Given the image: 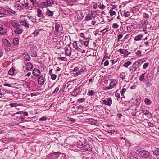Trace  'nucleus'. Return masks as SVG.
Here are the masks:
<instances>
[{"label": "nucleus", "instance_id": "nucleus-1", "mask_svg": "<svg viewBox=\"0 0 159 159\" xmlns=\"http://www.w3.org/2000/svg\"><path fill=\"white\" fill-rule=\"evenodd\" d=\"M12 27L16 29L14 30V32L16 34H20L23 31L22 26L17 23H14L12 25Z\"/></svg>", "mask_w": 159, "mask_h": 159}, {"label": "nucleus", "instance_id": "nucleus-2", "mask_svg": "<svg viewBox=\"0 0 159 159\" xmlns=\"http://www.w3.org/2000/svg\"><path fill=\"white\" fill-rule=\"evenodd\" d=\"M138 155L141 157L147 158L149 156V152L145 150H141L138 152Z\"/></svg>", "mask_w": 159, "mask_h": 159}, {"label": "nucleus", "instance_id": "nucleus-3", "mask_svg": "<svg viewBox=\"0 0 159 159\" xmlns=\"http://www.w3.org/2000/svg\"><path fill=\"white\" fill-rule=\"evenodd\" d=\"M2 43L4 46L7 48V50H11L10 49L11 43L9 41L6 39H3L2 40Z\"/></svg>", "mask_w": 159, "mask_h": 159}, {"label": "nucleus", "instance_id": "nucleus-4", "mask_svg": "<svg viewBox=\"0 0 159 159\" xmlns=\"http://www.w3.org/2000/svg\"><path fill=\"white\" fill-rule=\"evenodd\" d=\"M61 28L62 27L60 24L57 23L55 24V32L56 33V36H55V37H59V35L56 34H59V35H61V34L62 33L61 32L60 30H61Z\"/></svg>", "mask_w": 159, "mask_h": 159}, {"label": "nucleus", "instance_id": "nucleus-5", "mask_svg": "<svg viewBox=\"0 0 159 159\" xmlns=\"http://www.w3.org/2000/svg\"><path fill=\"white\" fill-rule=\"evenodd\" d=\"M102 104L110 106L112 103V100L111 98H104L102 100Z\"/></svg>", "mask_w": 159, "mask_h": 159}, {"label": "nucleus", "instance_id": "nucleus-6", "mask_svg": "<svg viewBox=\"0 0 159 159\" xmlns=\"http://www.w3.org/2000/svg\"><path fill=\"white\" fill-rule=\"evenodd\" d=\"M137 63L136 62L133 63L132 67L130 68V71H131L132 72H135L136 70H139V66L138 65Z\"/></svg>", "mask_w": 159, "mask_h": 159}, {"label": "nucleus", "instance_id": "nucleus-7", "mask_svg": "<svg viewBox=\"0 0 159 159\" xmlns=\"http://www.w3.org/2000/svg\"><path fill=\"white\" fill-rule=\"evenodd\" d=\"M106 131L107 132L111 134L115 133V131L113 129V126L109 125H107Z\"/></svg>", "mask_w": 159, "mask_h": 159}, {"label": "nucleus", "instance_id": "nucleus-8", "mask_svg": "<svg viewBox=\"0 0 159 159\" xmlns=\"http://www.w3.org/2000/svg\"><path fill=\"white\" fill-rule=\"evenodd\" d=\"M66 54L68 56H70L71 54V49L69 45H67L65 48Z\"/></svg>", "mask_w": 159, "mask_h": 159}, {"label": "nucleus", "instance_id": "nucleus-9", "mask_svg": "<svg viewBox=\"0 0 159 159\" xmlns=\"http://www.w3.org/2000/svg\"><path fill=\"white\" fill-rule=\"evenodd\" d=\"M86 143L85 142V140L84 139H81L77 142V146L78 148H81L83 147V145L85 144Z\"/></svg>", "mask_w": 159, "mask_h": 159}, {"label": "nucleus", "instance_id": "nucleus-10", "mask_svg": "<svg viewBox=\"0 0 159 159\" xmlns=\"http://www.w3.org/2000/svg\"><path fill=\"white\" fill-rule=\"evenodd\" d=\"M45 80V78L43 76H40L38 78V84L40 85H43L44 83Z\"/></svg>", "mask_w": 159, "mask_h": 159}, {"label": "nucleus", "instance_id": "nucleus-11", "mask_svg": "<svg viewBox=\"0 0 159 159\" xmlns=\"http://www.w3.org/2000/svg\"><path fill=\"white\" fill-rule=\"evenodd\" d=\"M32 73L35 76L38 77L40 75L41 72L39 69H34L33 70Z\"/></svg>", "mask_w": 159, "mask_h": 159}, {"label": "nucleus", "instance_id": "nucleus-12", "mask_svg": "<svg viewBox=\"0 0 159 159\" xmlns=\"http://www.w3.org/2000/svg\"><path fill=\"white\" fill-rule=\"evenodd\" d=\"M82 148L84 150L89 151H91L92 150L91 146L89 144L86 143L83 145Z\"/></svg>", "mask_w": 159, "mask_h": 159}, {"label": "nucleus", "instance_id": "nucleus-13", "mask_svg": "<svg viewBox=\"0 0 159 159\" xmlns=\"http://www.w3.org/2000/svg\"><path fill=\"white\" fill-rule=\"evenodd\" d=\"M63 1L66 4L71 6L73 5L76 2V0H63Z\"/></svg>", "mask_w": 159, "mask_h": 159}, {"label": "nucleus", "instance_id": "nucleus-14", "mask_svg": "<svg viewBox=\"0 0 159 159\" xmlns=\"http://www.w3.org/2000/svg\"><path fill=\"white\" fill-rule=\"evenodd\" d=\"M111 82L109 84V86L112 88L114 86H115L117 83V81L116 79H111L110 80Z\"/></svg>", "mask_w": 159, "mask_h": 159}, {"label": "nucleus", "instance_id": "nucleus-15", "mask_svg": "<svg viewBox=\"0 0 159 159\" xmlns=\"http://www.w3.org/2000/svg\"><path fill=\"white\" fill-rule=\"evenodd\" d=\"M22 5L25 9H28L29 10L32 9L33 7L31 6L28 3H25V4H23Z\"/></svg>", "mask_w": 159, "mask_h": 159}, {"label": "nucleus", "instance_id": "nucleus-16", "mask_svg": "<svg viewBox=\"0 0 159 159\" xmlns=\"http://www.w3.org/2000/svg\"><path fill=\"white\" fill-rule=\"evenodd\" d=\"M13 44L15 46H17L19 44V40L18 38H14L13 39Z\"/></svg>", "mask_w": 159, "mask_h": 159}, {"label": "nucleus", "instance_id": "nucleus-17", "mask_svg": "<svg viewBox=\"0 0 159 159\" xmlns=\"http://www.w3.org/2000/svg\"><path fill=\"white\" fill-rule=\"evenodd\" d=\"M33 66L30 62H28L26 64V70H31L33 68Z\"/></svg>", "mask_w": 159, "mask_h": 159}, {"label": "nucleus", "instance_id": "nucleus-18", "mask_svg": "<svg viewBox=\"0 0 159 159\" xmlns=\"http://www.w3.org/2000/svg\"><path fill=\"white\" fill-rule=\"evenodd\" d=\"M14 7L17 10H18L20 11H21L23 10V8L21 5H19V4H15L14 5Z\"/></svg>", "mask_w": 159, "mask_h": 159}, {"label": "nucleus", "instance_id": "nucleus-19", "mask_svg": "<svg viewBox=\"0 0 159 159\" xmlns=\"http://www.w3.org/2000/svg\"><path fill=\"white\" fill-rule=\"evenodd\" d=\"M37 16L39 17H42L43 16V14L42 13V11L39 8L37 10Z\"/></svg>", "mask_w": 159, "mask_h": 159}, {"label": "nucleus", "instance_id": "nucleus-20", "mask_svg": "<svg viewBox=\"0 0 159 159\" xmlns=\"http://www.w3.org/2000/svg\"><path fill=\"white\" fill-rule=\"evenodd\" d=\"M93 18V14H89L85 17V20L86 21H89L92 19Z\"/></svg>", "mask_w": 159, "mask_h": 159}, {"label": "nucleus", "instance_id": "nucleus-21", "mask_svg": "<svg viewBox=\"0 0 159 159\" xmlns=\"http://www.w3.org/2000/svg\"><path fill=\"white\" fill-rule=\"evenodd\" d=\"M143 35L142 34H139L135 37L134 40L135 41H139L141 39L143 38Z\"/></svg>", "mask_w": 159, "mask_h": 159}, {"label": "nucleus", "instance_id": "nucleus-22", "mask_svg": "<svg viewBox=\"0 0 159 159\" xmlns=\"http://www.w3.org/2000/svg\"><path fill=\"white\" fill-rule=\"evenodd\" d=\"M60 153L58 152H54L53 153H51V155L53 157L57 158L59 157Z\"/></svg>", "mask_w": 159, "mask_h": 159}, {"label": "nucleus", "instance_id": "nucleus-23", "mask_svg": "<svg viewBox=\"0 0 159 159\" xmlns=\"http://www.w3.org/2000/svg\"><path fill=\"white\" fill-rule=\"evenodd\" d=\"M46 14L47 15L51 16H53V12L48 9H47L46 12Z\"/></svg>", "mask_w": 159, "mask_h": 159}, {"label": "nucleus", "instance_id": "nucleus-24", "mask_svg": "<svg viewBox=\"0 0 159 159\" xmlns=\"http://www.w3.org/2000/svg\"><path fill=\"white\" fill-rule=\"evenodd\" d=\"M123 16L125 17H128L130 16V13L127 10H125L124 11Z\"/></svg>", "mask_w": 159, "mask_h": 159}, {"label": "nucleus", "instance_id": "nucleus-25", "mask_svg": "<svg viewBox=\"0 0 159 159\" xmlns=\"http://www.w3.org/2000/svg\"><path fill=\"white\" fill-rule=\"evenodd\" d=\"M144 101L145 104L148 105H151L152 103L151 100L147 98H145Z\"/></svg>", "mask_w": 159, "mask_h": 159}, {"label": "nucleus", "instance_id": "nucleus-26", "mask_svg": "<svg viewBox=\"0 0 159 159\" xmlns=\"http://www.w3.org/2000/svg\"><path fill=\"white\" fill-rule=\"evenodd\" d=\"M21 25L25 26V27H28L29 24L25 20H23L21 21L20 22Z\"/></svg>", "mask_w": 159, "mask_h": 159}, {"label": "nucleus", "instance_id": "nucleus-27", "mask_svg": "<svg viewBox=\"0 0 159 159\" xmlns=\"http://www.w3.org/2000/svg\"><path fill=\"white\" fill-rule=\"evenodd\" d=\"M146 78L148 80H151L153 78V75L152 73H148L147 75Z\"/></svg>", "mask_w": 159, "mask_h": 159}, {"label": "nucleus", "instance_id": "nucleus-28", "mask_svg": "<svg viewBox=\"0 0 159 159\" xmlns=\"http://www.w3.org/2000/svg\"><path fill=\"white\" fill-rule=\"evenodd\" d=\"M109 31V27L108 26H107L106 28L102 30L100 32L102 33L103 35H104L106 32Z\"/></svg>", "mask_w": 159, "mask_h": 159}, {"label": "nucleus", "instance_id": "nucleus-29", "mask_svg": "<svg viewBox=\"0 0 159 159\" xmlns=\"http://www.w3.org/2000/svg\"><path fill=\"white\" fill-rule=\"evenodd\" d=\"M15 70V69L14 68L12 67L9 70L8 72V74L11 75H12L14 73Z\"/></svg>", "mask_w": 159, "mask_h": 159}, {"label": "nucleus", "instance_id": "nucleus-30", "mask_svg": "<svg viewBox=\"0 0 159 159\" xmlns=\"http://www.w3.org/2000/svg\"><path fill=\"white\" fill-rule=\"evenodd\" d=\"M127 75V73L121 72L120 75V77L122 80L125 79L126 75Z\"/></svg>", "mask_w": 159, "mask_h": 159}, {"label": "nucleus", "instance_id": "nucleus-31", "mask_svg": "<svg viewBox=\"0 0 159 159\" xmlns=\"http://www.w3.org/2000/svg\"><path fill=\"white\" fill-rule=\"evenodd\" d=\"M80 89L79 87H77L75 89L73 92L74 94L75 95H77L80 92Z\"/></svg>", "mask_w": 159, "mask_h": 159}, {"label": "nucleus", "instance_id": "nucleus-32", "mask_svg": "<svg viewBox=\"0 0 159 159\" xmlns=\"http://www.w3.org/2000/svg\"><path fill=\"white\" fill-rule=\"evenodd\" d=\"M46 2L48 6H52V4H54L53 0H47Z\"/></svg>", "mask_w": 159, "mask_h": 159}, {"label": "nucleus", "instance_id": "nucleus-33", "mask_svg": "<svg viewBox=\"0 0 159 159\" xmlns=\"http://www.w3.org/2000/svg\"><path fill=\"white\" fill-rule=\"evenodd\" d=\"M30 59V56L28 55H25V56H24L23 59L24 61H29Z\"/></svg>", "mask_w": 159, "mask_h": 159}, {"label": "nucleus", "instance_id": "nucleus-34", "mask_svg": "<svg viewBox=\"0 0 159 159\" xmlns=\"http://www.w3.org/2000/svg\"><path fill=\"white\" fill-rule=\"evenodd\" d=\"M145 61L144 60V59H140L139 60H138V61L135 62H136L137 63V64L138 65L141 66V65L144 61Z\"/></svg>", "mask_w": 159, "mask_h": 159}, {"label": "nucleus", "instance_id": "nucleus-35", "mask_svg": "<svg viewBox=\"0 0 159 159\" xmlns=\"http://www.w3.org/2000/svg\"><path fill=\"white\" fill-rule=\"evenodd\" d=\"M131 62L130 61H128L125 63L123 65V66L125 67H128V66L130 65Z\"/></svg>", "mask_w": 159, "mask_h": 159}, {"label": "nucleus", "instance_id": "nucleus-36", "mask_svg": "<svg viewBox=\"0 0 159 159\" xmlns=\"http://www.w3.org/2000/svg\"><path fill=\"white\" fill-rule=\"evenodd\" d=\"M153 153L156 155H159V149L158 148L154 149L153 150Z\"/></svg>", "mask_w": 159, "mask_h": 159}, {"label": "nucleus", "instance_id": "nucleus-37", "mask_svg": "<svg viewBox=\"0 0 159 159\" xmlns=\"http://www.w3.org/2000/svg\"><path fill=\"white\" fill-rule=\"evenodd\" d=\"M145 75V73L142 74L139 77V80L140 81H143L144 80V78Z\"/></svg>", "mask_w": 159, "mask_h": 159}, {"label": "nucleus", "instance_id": "nucleus-38", "mask_svg": "<svg viewBox=\"0 0 159 159\" xmlns=\"http://www.w3.org/2000/svg\"><path fill=\"white\" fill-rule=\"evenodd\" d=\"M41 6L42 8H45L47 7H48L46 2H42L41 4Z\"/></svg>", "mask_w": 159, "mask_h": 159}, {"label": "nucleus", "instance_id": "nucleus-39", "mask_svg": "<svg viewBox=\"0 0 159 159\" xmlns=\"http://www.w3.org/2000/svg\"><path fill=\"white\" fill-rule=\"evenodd\" d=\"M125 86L123 87V88L121 91V96H124V93L126 90V88H125Z\"/></svg>", "mask_w": 159, "mask_h": 159}, {"label": "nucleus", "instance_id": "nucleus-40", "mask_svg": "<svg viewBox=\"0 0 159 159\" xmlns=\"http://www.w3.org/2000/svg\"><path fill=\"white\" fill-rule=\"evenodd\" d=\"M125 49H120L118 50V51L120 52L121 54H124L125 56Z\"/></svg>", "mask_w": 159, "mask_h": 159}, {"label": "nucleus", "instance_id": "nucleus-41", "mask_svg": "<svg viewBox=\"0 0 159 159\" xmlns=\"http://www.w3.org/2000/svg\"><path fill=\"white\" fill-rule=\"evenodd\" d=\"M143 16L144 18H145L144 20H145L146 21L148 22V18L149 17L148 15L147 14H145Z\"/></svg>", "mask_w": 159, "mask_h": 159}, {"label": "nucleus", "instance_id": "nucleus-42", "mask_svg": "<svg viewBox=\"0 0 159 159\" xmlns=\"http://www.w3.org/2000/svg\"><path fill=\"white\" fill-rule=\"evenodd\" d=\"M9 13L11 15L15 14V12L11 9H9L8 11Z\"/></svg>", "mask_w": 159, "mask_h": 159}, {"label": "nucleus", "instance_id": "nucleus-43", "mask_svg": "<svg viewBox=\"0 0 159 159\" xmlns=\"http://www.w3.org/2000/svg\"><path fill=\"white\" fill-rule=\"evenodd\" d=\"M9 105L11 107H17V106L19 105V104H17V103H11Z\"/></svg>", "mask_w": 159, "mask_h": 159}, {"label": "nucleus", "instance_id": "nucleus-44", "mask_svg": "<svg viewBox=\"0 0 159 159\" xmlns=\"http://www.w3.org/2000/svg\"><path fill=\"white\" fill-rule=\"evenodd\" d=\"M90 122L91 123V124L93 125H95L96 124V121L92 119H90L89 120Z\"/></svg>", "mask_w": 159, "mask_h": 159}, {"label": "nucleus", "instance_id": "nucleus-45", "mask_svg": "<svg viewBox=\"0 0 159 159\" xmlns=\"http://www.w3.org/2000/svg\"><path fill=\"white\" fill-rule=\"evenodd\" d=\"M88 93L90 96H92L93 95L95 94V92H94L92 90H91L88 91Z\"/></svg>", "mask_w": 159, "mask_h": 159}, {"label": "nucleus", "instance_id": "nucleus-46", "mask_svg": "<svg viewBox=\"0 0 159 159\" xmlns=\"http://www.w3.org/2000/svg\"><path fill=\"white\" fill-rule=\"evenodd\" d=\"M89 40H88L87 41H85L83 42V43L84 45L86 47H89Z\"/></svg>", "mask_w": 159, "mask_h": 159}, {"label": "nucleus", "instance_id": "nucleus-47", "mask_svg": "<svg viewBox=\"0 0 159 159\" xmlns=\"http://www.w3.org/2000/svg\"><path fill=\"white\" fill-rule=\"evenodd\" d=\"M149 66V63L147 62L145 63L143 66V69H146Z\"/></svg>", "mask_w": 159, "mask_h": 159}, {"label": "nucleus", "instance_id": "nucleus-48", "mask_svg": "<svg viewBox=\"0 0 159 159\" xmlns=\"http://www.w3.org/2000/svg\"><path fill=\"white\" fill-rule=\"evenodd\" d=\"M73 45L74 48H75V49L76 48H78L77 43L76 41H75L74 42Z\"/></svg>", "mask_w": 159, "mask_h": 159}, {"label": "nucleus", "instance_id": "nucleus-49", "mask_svg": "<svg viewBox=\"0 0 159 159\" xmlns=\"http://www.w3.org/2000/svg\"><path fill=\"white\" fill-rule=\"evenodd\" d=\"M143 114L146 116H148L149 115V113L148 111L147 110H143Z\"/></svg>", "mask_w": 159, "mask_h": 159}, {"label": "nucleus", "instance_id": "nucleus-50", "mask_svg": "<svg viewBox=\"0 0 159 159\" xmlns=\"http://www.w3.org/2000/svg\"><path fill=\"white\" fill-rule=\"evenodd\" d=\"M136 55L137 56L140 57L141 56V51L140 50H138L136 53Z\"/></svg>", "mask_w": 159, "mask_h": 159}, {"label": "nucleus", "instance_id": "nucleus-51", "mask_svg": "<svg viewBox=\"0 0 159 159\" xmlns=\"http://www.w3.org/2000/svg\"><path fill=\"white\" fill-rule=\"evenodd\" d=\"M85 99V98H82L78 99L77 101L79 103H82L84 101Z\"/></svg>", "mask_w": 159, "mask_h": 159}, {"label": "nucleus", "instance_id": "nucleus-52", "mask_svg": "<svg viewBox=\"0 0 159 159\" xmlns=\"http://www.w3.org/2000/svg\"><path fill=\"white\" fill-rule=\"evenodd\" d=\"M109 13H110V15L111 16H112L116 14V12L115 11L112 10H111L110 11Z\"/></svg>", "mask_w": 159, "mask_h": 159}, {"label": "nucleus", "instance_id": "nucleus-53", "mask_svg": "<svg viewBox=\"0 0 159 159\" xmlns=\"http://www.w3.org/2000/svg\"><path fill=\"white\" fill-rule=\"evenodd\" d=\"M32 34H34V36H37L39 34V31L38 30H36Z\"/></svg>", "mask_w": 159, "mask_h": 159}, {"label": "nucleus", "instance_id": "nucleus-54", "mask_svg": "<svg viewBox=\"0 0 159 159\" xmlns=\"http://www.w3.org/2000/svg\"><path fill=\"white\" fill-rule=\"evenodd\" d=\"M47 120V118L45 116H43L39 119V120L40 121H45Z\"/></svg>", "mask_w": 159, "mask_h": 159}, {"label": "nucleus", "instance_id": "nucleus-55", "mask_svg": "<svg viewBox=\"0 0 159 159\" xmlns=\"http://www.w3.org/2000/svg\"><path fill=\"white\" fill-rule=\"evenodd\" d=\"M59 90V87H57L55 88L54 90L52 92V94H53L54 93H57L58 92V91Z\"/></svg>", "mask_w": 159, "mask_h": 159}, {"label": "nucleus", "instance_id": "nucleus-56", "mask_svg": "<svg viewBox=\"0 0 159 159\" xmlns=\"http://www.w3.org/2000/svg\"><path fill=\"white\" fill-rule=\"evenodd\" d=\"M51 78L53 80L56 79L57 77V75H56L52 74L51 75Z\"/></svg>", "mask_w": 159, "mask_h": 159}, {"label": "nucleus", "instance_id": "nucleus-57", "mask_svg": "<svg viewBox=\"0 0 159 159\" xmlns=\"http://www.w3.org/2000/svg\"><path fill=\"white\" fill-rule=\"evenodd\" d=\"M119 27V25L117 23H114L112 25V27L114 29L117 28Z\"/></svg>", "mask_w": 159, "mask_h": 159}, {"label": "nucleus", "instance_id": "nucleus-58", "mask_svg": "<svg viewBox=\"0 0 159 159\" xmlns=\"http://www.w3.org/2000/svg\"><path fill=\"white\" fill-rule=\"evenodd\" d=\"M125 145L127 147H129L130 145V143L127 140L125 141Z\"/></svg>", "mask_w": 159, "mask_h": 159}, {"label": "nucleus", "instance_id": "nucleus-59", "mask_svg": "<svg viewBox=\"0 0 159 159\" xmlns=\"http://www.w3.org/2000/svg\"><path fill=\"white\" fill-rule=\"evenodd\" d=\"M125 56H127L130 54V52H129L127 49H125Z\"/></svg>", "mask_w": 159, "mask_h": 159}, {"label": "nucleus", "instance_id": "nucleus-60", "mask_svg": "<svg viewBox=\"0 0 159 159\" xmlns=\"http://www.w3.org/2000/svg\"><path fill=\"white\" fill-rule=\"evenodd\" d=\"M115 95V97L117 98V99L120 98V96L119 93H117V91L116 92Z\"/></svg>", "mask_w": 159, "mask_h": 159}, {"label": "nucleus", "instance_id": "nucleus-61", "mask_svg": "<svg viewBox=\"0 0 159 159\" xmlns=\"http://www.w3.org/2000/svg\"><path fill=\"white\" fill-rule=\"evenodd\" d=\"M98 7L101 9H103L105 8V6L103 4L101 5H98Z\"/></svg>", "mask_w": 159, "mask_h": 159}, {"label": "nucleus", "instance_id": "nucleus-62", "mask_svg": "<svg viewBox=\"0 0 159 159\" xmlns=\"http://www.w3.org/2000/svg\"><path fill=\"white\" fill-rule=\"evenodd\" d=\"M60 59L62 61H66L67 60V59L66 57H61L60 58Z\"/></svg>", "mask_w": 159, "mask_h": 159}, {"label": "nucleus", "instance_id": "nucleus-63", "mask_svg": "<svg viewBox=\"0 0 159 159\" xmlns=\"http://www.w3.org/2000/svg\"><path fill=\"white\" fill-rule=\"evenodd\" d=\"M79 70V68L77 67H75L73 70V72H77Z\"/></svg>", "mask_w": 159, "mask_h": 159}, {"label": "nucleus", "instance_id": "nucleus-64", "mask_svg": "<svg viewBox=\"0 0 159 159\" xmlns=\"http://www.w3.org/2000/svg\"><path fill=\"white\" fill-rule=\"evenodd\" d=\"M4 9L3 7L1 6H0V12H2L3 13L4 12Z\"/></svg>", "mask_w": 159, "mask_h": 159}]
</instances>
